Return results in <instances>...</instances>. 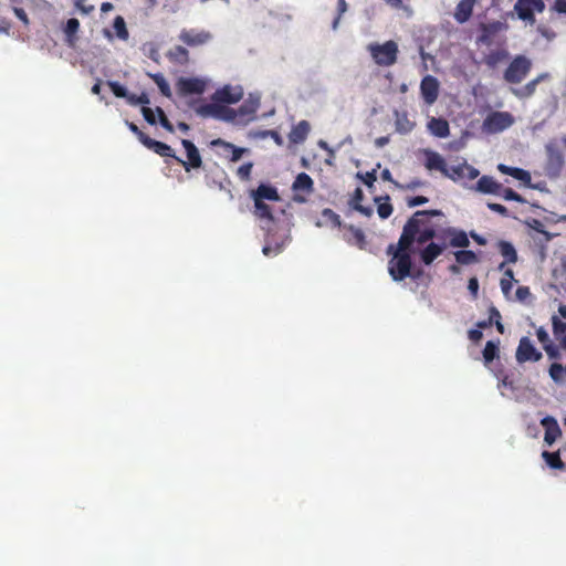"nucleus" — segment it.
<instances>
[{
	"instance_id": "nucleus-29",
	"label": "nucleus",
	"mask_w": 566,
	"mask_h": 566,
	"mask_svg": "<svg viewBox=\"0 0 566 566\" xmlns=\"http://www.w3.org/2000/svg\"><path fill=\"white\" fill-rule=\"evenodd\" d=\"M499 251L504 258V262L500 264V269L502 270L506 263H515L517 261V253L514 245L511 242L501 240L497 243Z\"/></svg>"
},
{
	"instance_id": "nucleus-28",
	"label": "nucleus",
	"mask_w": 566,
	"mask_h": 566,
	"mask_svg": "<svg viewBox=\"0 0 566 566\" xmlns=\"http://www.w3.org/2000/svg\"><path fill=\"white\" fill-rule=\"evenodd\" d=\"M310 130V123L307 120H301L295 126H293L291 133L289 134V138L294 144H301L306 139Z\"/></svg>"
},
{
	"instance_id": "nucleus-62",
	"label": "nucleus",
	"mask_w": 566,
	"mask_h": 566,
	"mask_svg": "<svg viewBox=\"0 0 566 566\" xmlns=\"http://www.w3.org/2000/svg\"><path fill=\"white\" fill-rule=\"evenodd\" d=\"M13 12L24 25L29 24V18L22 8L13 7Z\"/></svg>"
},
{
	"instance_id": "nucleus-55",
	"label": "nucleus",
	"mask_w": 566,
	"mask_h": 566,
	"mask_svg": "<svg viewBox=\"0 0 566 566\" xmlns=\"http://www.w3.org/2000/svg\"><path fill=\"white\" fill-rule=\"evenodd\" d=\"M536 336H537V339L542 343L543 347H545L549 343H553L549 339L548 333L545 331L544 327L537 328Z\"/></svg>"
},
{
	"instance_id": "nucleus-35",
	"label": "nucleus",
	"mask_w": 566,
	"mask_h": 566,
	"mask_svg": "<svg viewBox=\"0 0 566 566\" xmlns=\"http://www.w3.org/2000/svg\"><path fill=\"white\" fill-rule=\"evenodd\" d=\"M455 261L463 265H469L478 262L476 254L471 250H460L454 253Z\"/></svg>"
},
{
	"instance_id": "nucleus-11",
	"label": "nucleus",
	"mask_w": 566,
	"mask_h": 566,
	"mask_svg": "<svg viewBox=\"0 0 566 566\" xmlns=\"http://www.w3.org/2000/svg\"><path fill=\"white\" fill-rule=\"evenodd\" d=\"M207 83L199 77H180L177 81V91L181 96L200 95L206 91Z\"/></svg>"
},
{
	"instance_id": "nucleus-6",
	"label": "nucleus",
	"mask_w": 566,
	"mask_h": 566,
	"mask_svg": "<svg viewBox=\"0 0 566 566\" xmlns=\"http://www.w3.org/2000/svg\"><path fill=\"white\" fill-rule=\"evenodd\" d=\"M513 124V117L507 112H492L483 122V130L496 134L509 128Z\"/></svg>"
},
{
	"instance_id": "nucleus-46",
	"label": "nucleus",
	"mask_w": 566,
	"mask_h": 566,
	"mask_svg": "<svg viewBox=\"0 0 566 566\" xmlns=\"http://www.w3.org/2000/svg\"><path fill=\"white\" fill-rule=\"evenodd\" d=\"M502 197L505 199V200H511V201H516V202H524V198L517 193L516 191H514L513 189L511 188H505L501 190V193Z\"/></svg>"
},
{
	"instance_id": "nucleus-64",
	"label": "nucleus",
	"mask_w": 566,
	"mask_h": 566,
	"mask_svg": "<svg viewBox=\"0 0 566 566\" xmlns=\"http://www.w3.org/2000/svg\"><path fill=\"white\" fill-rule=\"evenodd\" d=\"M554 10L558 13H566V0H556L554 3Z\"/></svg>"
},
{
	"instance_id": "nucleus-8",
	"label": "nucleus",
	"mask_w": 566,
	"mask_h": 566,
	"mask_svg": "<svg viewBox=\"0 0 566 566\" xmlns=\"http://www.w3.org/2000/svg\"><path fill=\"white\" fill-rule=\"evenodd\" d=\"M212 34L207 30L182 29L178 39L190 48L201 46L212 40Z\"/></svg>"
},
{
	"instance_id": "nucleus-43",
	"label": "nucleus",
	"mask_w": 566,
	"mask_h": 566,
	"mask_svg": "<svg viewBox=\"0 0 566 566\" xmlns=\"http://www.w3.org/2000/svg\"><path fill=\"white\" fill-rule=\"evenodd\" d=\"M127 102L130 105H143L144 107L150 103V99L146 93H142L140 95L128 94Z\"/></svg>"
},
{
	"instance_id": "nucleus-25",
	"label": "nucleus",
	"mask_w": 566,
	"mask_h": 566,
	"mask_svg": "<svg viewBox=\"0 0 566 566\" xmlns=\"http://www.w3.org/2000/svg\"><path fill=\"white\" fill-rule=\"evenodd\" d=\"M475 189L482 193L500 195L502 190V185L490 176H482L478 180Z\"/></svg>"
},
{
	"instance_id": "nucleus-44",
	"label": "nucleus",
	"mask_w": 566,
	"mask_h": 566,
	"mask_svg": "<svg viewBox=\"0 0 566 566\" xmlns=\"http://www.w3.org/2000/svg\"><path fill=\"white\" fill-rule=\"evenodd\" d=\"M107 84H108L112 93L116 97H122V98L127 99L128 93H127V90L123 85H120L118 82H113V81H109Z\"/></svg>"
},
{
	"instance_id": "nucleus-45",
	"label": "nucleus",
	"mask_w": 566,
	"mask_h": 566,
	"mask_svg": "<svg viewBox=\"0 0 566 566\" xmlns=\"http://www.w3.org/2000/svg\"><path fill=\"white\" fill-rule=\"evenodd\" d=\"M357 178L361 179V181L368 187L373 188L375 181L377 180L376 170L367 171L365 174H357Z\"/></svg>"
},
{
	"instance_id": "nucleus-56",
	"label": "nucleus",
	"mask_w": 566,
	"mask_h": 566,
	"mask_svg": "<svg viewBox=\"0 0 566 566\" xmlns=\"http://www.w3.org/2000/svg\"><path fill=\"white\" fill-rule=\"evenodd\" d=\"M488 208L491 210V211H494V212H497L500 213L501 216L503 217H507L509 216V210L506 207H504L503 205H500V203H494V202H489L488 203Z\"/></svg>"
},
{
	"instance_id": "nucleus-58",
	"label": "nucleus",
	"mask_w": 566,
	"mask_h": 566,
	"mask_svg": "<svg viewBox=\"0 0 566 566\" xmlns=\"http://www.w3.org/2000/svg\"><path fill=\"white\" fill-rule=\"evenodd\" d=\"M363 199H364L363 190L360 188H356L353 193V197L350 199L352 207L355 208V206L361 205Z\"/></svg>"
},
{
	"instance_id": "nucleus-23",
	"label": "nucleus",
	"mask_w": 566,
	"mask_h": 566,
	"mask_svg": "<svg viewBox=\"0 0 566 566\" xmlns=\"http://www.w3.org/2000/svg\"><path fill=\"white\" fill-rule=\"evenodd\" d=\"M497 170L504 175H509V176L522 181L524 185L528 186L531 184L532 177L527 170H524L518 167H510L504 164H499Z\"/></svg>"
},
{
	"instance_id": "nucleus-10",
	"label": "nucleus",
	"mask_w": 566,
	"mask_h": 566,
	"mask_svg": "<svg viewBox=\"0 0 566 566\" xmlns=\"http://www.w3.org/2000/svg\"><path fill=\"white\" fill-rule=\"evenodd\" d=\"M515 356L520 364L526 361H538L542 359V353L534 347L531 339L526 336L520 339Z\"/></svg>"
},
{
	"instance_id": "nucleus-19",
	"label": "nucleus",
	"mask_w": 566,
	"mask_h": 566,
	"mask_svg": "<svg viewBox=\"0 0 566 566\" xmlns=\"http://www.w3.org/2000/svg\"><path fill=\"white\" fill-rule=\"evenodd\" d=\"M541 424L545 428L544 441L547 444H553L562 436V430L555 418L547 416L541 420Z\"/></svg>"
},
{
	"instance_id": "nucleus-36",
	"label": "nucleus",
	"mask_w": 566,
	"mask_h": 566,
	"mask_svg": "<svg viewBox=\"0 0 566 566\" xmlns=\"http://www.w3.org/2000/svg\"><path fill=\"white\" fill-rule=\"evenodd\" d=\"M114 30L118 39L126 41L129 36L128 30L126 28L125 20L122 15H117L114 19L113 23Z\"/></svg>"
},
{
	"instance_id": "nucleus-63",
	"label": "nucleus",
	"mask_w": 566,
	"mask_h": 566,
	"mask_svg": "<svg viewBox=\"0 0 566 566\" xmlns=\"http://www.w3.org/2000/svg\"><path fill=\"white\" fill-rule=\"evenodd\" d=\"M87 0H75V6L83 12V13H91L94 10V6H86Z\"/></svg>"
},
{
	"instance_id": "nucleus-39",
	"label": "nucleus",
	"mask_w": 566,
	"mask_h": 566,
	"mask_svg": "<svg viewBox=\"0 0 566 566\" xmlns=\"http://www.w3.org/2000/svg\"><path fill=\"white\" fill-rule=\"evenodd\" d=\"M553 334L557 340L566 336V322L560 321L556 315L552 317Z\"/></svg>"
},
{
	"instance_id": "nucleus-37",
	"label": "nucleus",
	"mask_w": 566,
	"mask_h": 566,
	"mask_svg": "<svg viewBox=\"0 0 566 566\" xmlns=\"http://www.w3.org/2000/svg\"><path fill=\"white\" fill-rule=\"evenodd\" d=\"M349 231L352 233V238L348 239V242L356 244L359 249H364L366 245V237L363 230L350 226Z\"/></svg>"
},
{
	"instance_id": "nucleus-1",
	"label": "nucleus",
	"mask_w": 566,
	"mask_h": 566,
	"mask_svg": "<svg viewBox=\"0 0 566 566\" xmlns=\"http://www.w3.org/2000/svg\"><path fill=\"white\" fill-rule=\"evenodd\" d=\"M441 210H418L405 223L397 244H389L387 254L391 255L388 261V272L396 282L403 281L410 276L411 255L409 250L417 242L424 244L436 237V228L430 223V217H442Z\"/></svg>"
},
{
	"instance_id": "nucleus-24",
	"label": "nucleus",
	"mask_w": 566,
	"mask_h": 566,
	"mask_svg": "<svg viewBox=\"0 0 566 566\" xmlns=\"http://www.w3.org/2000/svg\"><path fill=\"white\" fill-rule=\"evenodd\" d=\"M144 146L146 148L153 150L155 154L159 155L160 157H171L174 159L176 157L174 149L169 145H167L163 142L155 140V139L150 138L149 136L147 139L144 140Z\"/></svg>"
},
{
	"instance_id": "nucleus-5",
	"label": "nucleus",
	"mask_w": 566,
	"mask_h": 566,
	"mask_svg": "<svg viewBox=\"0 0 566 566\" xmlns=\"http://www.w3.org/2000/svg\"><path fill=\"white\" fill-rule=\"evenodd\" d=\"M514 10L521 20L533 24L535 22L534 12H543L545 2L543 0H517Z\"/></svg>"
},
{
	"instance_id": "nucleus-31",
	"label": "nucleus",
	"mask_w": 566,
	"mask_h": 566,
	"mask_svg": "<svg viewBox=\"0 0 566 566\" xmlns=\"http://www.w3.org/2000/svg\"><path fill=\"white\" fill-rule=\"evenodd\" d=\"M170 62L178 65H186L189 62V52L181 45H176L167 52Z\"/></svg>"
},
{
	"instance_id": "nucleus-47",
	"label": "nucleus",
	"mask_w": 566,
	"mask_h": 566,
	"mask_svg": "<svg viewBox=\"0 0 566 566\" xmlns=\"http://www.w3.org/2000/svg\"><path fill=\"white\" fill-rule=\"evenodd\" d=\"M78 29H80L78 20L75 18H71L66 22L64 32L67 38H72L73 35H75V33L78 31Z\"/></svg>"
},
{
	"instance_id": "nucleus-53",
	"label": "nucleus",
	"mask_w": 566,
	"mask_h": 566,
	"mask_svg": "<svg viewBox=\"0 0 566 566\" xmlns=\"http://www.w3.org/2000/svg\"><path fill=\"white\" fill-rule=\"evenodd\" d=\"M543 348L551 359H559L560 358L559 349L554 343H549Z\"/></svg>"
},
{
	"instance_id": "nucleus-21",
	"label": "nucleus",
	"mask_w": 566,
	"mask_h": 566,
	"mask_svg": "<svg viewBox=\"0 0 566 566\" xmlns=\"http://www.w3.org/2000/svg\"><path fill=\"white\" fill-rule=\"evenodd\" d=\"M251 198L253 200H270V201H279L280 196L275 187L270 185L261 184L256 189L251 191Z\"/></svg>"
},
{
	"instance_id": "nucleus-20",
	"label": "nucleus",
	"mask_w": 566,
	"mask_h": 566,
	"mask_svg": "<svg viewBox=\"0 0 566 566\" xmlns=\"http://www.w3.org/2000/svg\"><path fill=\"white\" fill-rule=\"evenodd\" d=\"M426 161H424V167L428 169V170H438L440 171L443 176H446V172L448 170V165H447V161L444 160V158L433 151V150H426Z\"/></svg>"
},
{
	"instance_id": "nucleus-9",
	"label": "nucleus",
	"mask_w": 566,
	"mask_h": 566,
	"mask_svg": "<svg viewBox=\"0 0 566 566\" xmlns=\"http://www.w3.org/2000/svg\"><path fill=\"white\" fill-rule=\"evenodd\" d=\"M181 145L187 153L188 160H184L178 156L175 157V160L180 164L186 171H190L192 168H200L202 165V159L196 145L189 139H182Z\"/></svg>"
},
{
	"instance_id": "nucleus-48",
	"label": "nucleus",
	"mask_w": 566,
	"mask_h": 566,
	"mask_svg": "<svg viewBox=\"0 0 566 566\" xmlns=\"http://www.w3.org/2000/svg\"><path fill=\"white\" fill-rule=\"evenodd\" d=\"M252 168H253L252 163H245L238 168L237 176L241 180H249L251 177Z\"/></svg>"
},
{
	"instance_id": "nucleus-60",
	"label": "nucleus",
	"mask_w": 566,
	"mask_h": 566,
	"mask_svg": "<svg viewBox=\"0 0 566 566\" xmlns=\"http://www.w3.org/2000/svg\"><path fill=\"white\" fill-rule=\"evenodd\" d=\"M468 337H469V339H470L471 342H473V343L478 344V343L482 339V337H483V333H482V331H481V329H479V328L476 327V328H474V329H470V331L468 332Z\"/></svg>"
},
{
	"instance_id": "nucleus-13",
	"label": "nucleus",
	"mask_w": 566,
	"mask_h": 566,
	"mask_svg": "<svg viewBox=\"0 0 566 566\" xmlns=\"http://www.w3.org/2000/svg\"><path fill=\"white\" fill-rule=\"evenodd\" d=\"M242 96L243 90L241 86L224 85L212 94L211 101L224 104H234L238 103Z\"/></svg>"
},
{
	"instance_id": "nucleus-16",
	"label": "nucleus",
	"mask_w": 566,
	"mask_h": 566,
	"mask_svg": "<svg viewBox=\"0 0 566 566\" xmlns=\"http://www.w3.org/2000/svg\"><path fill=\"white\" fill-rule=\"evenodd\" d=\"M420 92L423 101L431 105L433 104L439 95V82L432 75H426L420 83Z\"/></svg>"
},
{
	"instance_id": "nucleus-2",
	"label": "nucleus",
	"mask_w": 566,
	"mask_h": 566,
	"mask_svg": "<svg viewBox=\"0 0 566 566\" xmlns=\"http://www.w3.org/2000/svg\"><path fill=\"white\" fill-rule=\"evenodd\" d=\"M367 50L374 62L379 66H391L397 62L399 50L398 44L392 40L382 44L370 43Z\"/></svg>"
},
{
	"instance_id": "nucleus-27",
	"label": "nucleus",
	"mask_w": 566,
	"mask_h": 566,
	"mask_svg": "<svg viewBox=\"0 0 566 566\" xmlns=\"http://www.w3.org/2000/svg\"><path fill=\"white\" fill-rule=\"evenodd\" d=\"M476 1L478 0H461L455 8V20L460 23L468 21L472 15L473 7Z\"/></svg>"
},
{
	"instance_id": "nucleus-34",
	"label": "nucleus",
	"mask_w": 566,
	"mask_h": 566,
	"mask_svg": "<svg viewBox=\"0 0 566 566\" xmlns=\"http://www.w3.org/2000/svg\"><path fill=\"white\" fill-rule=\"evenodd\" d=\"M542 457L552 469H565V463L562 461L559 452L543 451Z\"/></svg>"
},
{
	"instance_id": "nucleus-14",
	"label": "nucleus",
	"mask_w": 566,
	"mask_h": 566,
	"mask_svg": "<svg viewBox=\"0 0 566 566\" xmlns=\"http://www.w3.org/2000/svg\"><path fill=\"white\" fill-rule=\"evenodd\" d=\"M434 238L443 241L450 238V245L454 248H467L470 244L467 232L452 227L443 229L439 234L436 232Z\"/></svg>"
},
{
	"instance_id": "nucleus-32",
	"label": "nucleus",
	"mask_w": 566,
	"mask_h": 566,
	"mask_svg": "<svg viewBox=\"0 0 566 566\" xmlns=\"http://www.w3.org/2000/svg\"><path fill=\"white\" fill-rule=\"evenodd\" d=\"M499 344L500 342H493V340H488L485 346H484V349L482 350V355H483V360H484V364L485 365H489L490 363H492L495 358L499 357Z\"/></svg>"
},
{
	"instance_id": "nucleus-54",
	"label": "nucleus",
	"mask_w": 566,
	"mask_h": 566,
	"mask_svg": "<svg viewBox=\"0 0 566 566\" xmlns=\"http://www.w3.org/2000/svg\"><path fill=\"white\" fill-rule=\"evenodd\" d=\"M142 113H143V116L145 118V120L150 124V125H155L156 124V117H155V112L147 107V106H144L142 107Z\"/></svg>"
},
{
	"instance_id": "nucleus-42",
	"label": "nucleus",
	"mask_w": 566,
	"mask_h": 566,
	"mask_svg": "<svg viewBox=\"0 0 566 566\" xmlns=\"http://www.w3.org/2000/svg\"><path fill=\"white\" fill-rule=\"evenodd\" d=\"M548 373H549L551 378L555 382H562L563 381V375H564L565 370H564V367H563L562 364L553 363L549 366Z\"/></svg>"
},
{
	"instance_id": "nucleus-59",
	"label": "nucleus",
	"mask_w": 566,
	"mask_h": 566,
	"mask_svg": "<svg viewBox=\"0 0 566 566\" xmlns=\"http://www.w3.org/2000/svg\"><path fill=\"white\" fill-rule=\"evenodd\" d=\"M537 31H538V33H539L543 38H545V39H547V40H549V41H551V40H553V39H555V36H556V33H555L552 29H549V28H547V27H544V25H539V27L537 28Z\"/></svg>"
},
{
	"instance_id": "nucleus-57",
	"label": "nucleus",
	"mask_w": 566,
	"mask_h": 566,
	"mask_svg": "<svg viewBox=\"0 0 566 566\" xmlns=\"http://www.w3.org/2000/svg\"><path fill=\"white\" fill-rule=\"evenodd\" d=\"M428 201H429V199L424 196H416V197L408 199L407 205H408V207L412 208V207L424 205Z\"/></svg>"
},
{
	"instance_id": "nucleus-40",
	"label": "nucleus",
	"mask_w": 566,
	"mask_h": 566,
	"mask_svg": "<svg viewBox=\"0 0 566 566\" xmlns=\"http://www.w3.org/2000/svg\"><path fill=\"white\" fill-rule=\"evenodd\" d=\"M259 107V103L255 101H249L244 102L242 105H240L239 109L237 111L238 116H250L253 115Z\"/></svg>"
},
{
	"instance_id": "nucleus-61",
	"label": "nucleus",
	"mask_w": 566,
	"mask_h": 566,
	"mask_svg": "<svg viewBox=\"0 0 566 566\" xmlns=\"http://www.w3.org/2000/svg\"><path fill=\"white\" fill-rule=\"evenodd\" d=\"M501 313L499 312V310L491 305L490 308H489V319L491 321L492 324L496 323V322H501Z\"/></svg>"
},
{
	"instance_id": "nucleus-51",
	"label": "nucleus",
	"mask_w": 566,
	"mask_h": 566,
	"mask_svg": "<svg viewBox=\"0 0 566 566\" xmlns=\"http://www.w3.org/2000/svg\"><path fill=\"white\" fill-rule=\"evenodd\" d=\"M126 124L129 130L134 133L137 136L138 140L144 145V140L148 138V135L140 130L136 124L132 122H126Z\"/></svg>"
},
{
	"instance_id": "nucleus-7",
	"label": "nucleus",
	"mask_w": 566,
	"mask_h": 566,
	"mask_svg": "<svg viewBox=\"0 0 566 566\" xmlns=\"http://www.w3.org/2000/svg\"><path fill=\"white\" fill-rule=\"evenodd\" d=\"M292 190L294 192L293 200L304 203L307 200V196L314 191V181L306 172H300L292 185Z\"/></svg>"
},
{
	"instance_id": "nucleus-22",
	"label": "nucleus",
	"mask_w": 566,
	"mask_h": 566,
	"mask_svg": "<svg viewBox=\"0 0 566 566\" xmlns=\"http://www.w3.org/2000/svg\"><path fill=\"white\" fill-rule=\"evenodd\" d=\"M429 132L439 138H447L450 135V126L447 119L432 117L428 122Z\"/></svg>"
},
{
	"instance_id": "nucleus-52",
	"label": "nucleus",
	"mask_w": 566,
	"mask_h": 566,
	"mask_svg": "<svg viewBox=\"0 0 566 566\" xmlns=\"http://www.w3.org/2000/svg\"><path fill=\"white\" fill-rule=\"evenodd\" d=\"M337 10L338 14L333 21V29L335 30L339 23L342 14H344L347 11V3L345 0H337Z\"/></svg>"
},
{
	"instance_id": "nucleus-18",
	"label": "nucleus",
	"mask_w": 566,
	"mask_h": 566,
	"mask_svg": "<svg viewBox=\"0 0 566 566\" xmlns=\"http://www.w3.org/2000/svg\"><path fill=\"white\" fill-rule=\"evenodd\" d=\"M503 29V23L494 21L490 23H482L480 25V35L478 36V43L491 45L494 36Z\"/></svg>"
},
{
	"instance_id": "nucleus-30",
	"label": "nucleus",
	"mask_w": 566,
	"mask_h": 566,
	"mask_svg": "<svg viewBox=\"0 0 566 566\" xmlns=\"http://www.w3.org/2000/svg\"><path fill=\"white\" fill-rule=\"evenodd\" d=\"M509 57V52L504 49L494 50L488 53L484 59L483 63L491 70H494L504 62Z\"/></svg>"
},
{
	"instance_id": "nucleus-26",
	"label": "nucleus",
	"mask_w": 566,
	"mask_h": 566,
	"mask_svg": "<svg viewBox=\"0 0 566 566\" xmlns=\"http://www.w3.org/2000/svg\"><path fill=\"white\" fill-rule=\"evenodd\" d=\"M317 227H331V228H340L342 220L340 216L336 213L334 210L329 208L323 209L321 213V219L316 222Z\"/></svg>"
},
{
	"instance_id": "nucleus-50",
	"label": "nucleus",
	"mask_w": 566,
	"mask_h": 566,
	"mask_svg": "<svg viewBox=\"0 0 566 566\" xmlns=\"http://www.w3.org/2000/svg\"><path fill=\"white\" fill-rule=\"evenodd\" d=\"M549 163L560 170L564 165V158L560 151H551Z\"/></svg>"
},
{
	"instance_id": "nucleus-49",
	"label": "nucleus",
	"mask_w": 566,
	"mask_h": 566,
	"mask_svg": "<svg viewBox=\"0 0 566 566\" xmlns=\"http://www.w3.org/2000/svg\"><path fill=\"white\" fill-rule=\"evenodd\" d=\"M424 185H426V182L420 180V179H412L407 185H401L399 182H395V187H397L399 189H405V190H415V189H417L419 187H422Z\"/></svg>"
},
{
	"instance_id": "nucleus-33",
	"label": "nucleus",
	"mask_w": 566,
	"mask_h": 566,
	"mask_svg": "<svg viewBox=\"0 0 566 566\" xmlns=\"http://www.w3.org/2000/svg\"><path fill=\"white\" fill-rule=\"evenodd\" d=\"M254 201V214L259 219H265L269 221H273V212L269 205H266L264 201L261 200H253Z\"/></svg>"
},
{
	"instance_id": "nucleus-15",
	"label": "nucleus",
	"mask_w": 566,
	"mask_h": 566,
	"mask_svg": "<svg viewBox=\"0 0 566 566\" xmlns=\"http://www.w3.org/2000/svg\"><path fill=\"white\" fill-rule=\"evenodd\" d=\"M210 144L212 147H220L222 151L219 155L233 163L238 161L243 154L249 151L247 148L238 147L221 138L213 139Z\"/></svg>"
},
{
	"instance_id": "nucleus-4",
	"label": "nucleus",
	"mask_w": 566,
	"mask_h": 566,
	"mask_svg": "<svg viewBox=\"0 0 566 566\" xmlns=\"http://www.w3.org/2000/svg\"><path fill=\"white\" fill-rule=\"evenodd\" d=\"M532 62L525 55H516L504 72V80L511 84L521 83L530 73Z\"/></svg>"
},
{
	"instance_id": "nucleus-17",
	"label": "nucleus",
	"mask_w": 566,
	"mask_h": 566,
	"mask_svg": "<svg viewBox=\"0 0 566 566\" xmlns=\"http://www.w3.org/2000/svg\"><path fill=\"white\" fill-rule=\"evenodd\" d=\"M439 241H431L420 251V259L426 265H430L447 249V243L443 240Z\"/></svg>"
},
{
	"instance_id": "nucleus-38",
	"label": "nucleus",
	"mask_w": 566,
	"mask_h": 566,
	"mask_svg": "<svg viewBox=\"0 0 566 566\" xmlns=\"http://www.w3.org/2000/svg\"><path fill=\"white\" fill-rule=\"evenodd\" d=\"M150 76L158 86L160 93L166 97H171V90L166 78L160 73L153 74Z\"/></svg>"
},
{
	"instance_id": "nucleus-12",
	"label": "nucleus",
	"mask_w": 566,
	"mask_h": 566,
	"mask_svg": "<svg viewBox=\"0 0 566 566\" xmlns=\"http://www.w3.org/2000/svg\"><path fill=\"white\" fill-rule=\"evenodd\" d=\"M479 175H480V171L476 168L469 165L467 161H463L462 164H459L457 166L448 167V170H447L444 177H447L453 181H461L464 179L473 180Z\"/></svg>"
},
{
	"instance_id": "nucleus-41",
	"label": "nucleus",
	"mask_w": 566,
	"mask_h": 566,
	"mask_svg": "<svg viewBox=\"0 0 566 566\" xmlns=\"http://www.w3.org/2000/svg\"><path fill=\"white\" fill-rule=\"evenodd\" d=\"M384 199H385V202L378 203L377 212L381 219H387L391 216L394 208H392L391 203L389 202V200H390L389 196H386Z\"/></svg>"
},
{
	"instance_id": "nucleus-3",
	"label": "nucleus",
	"mask_w": 566,
	"mask_h": 566,
	"mask_svg": "<svg viewBox=\"0 0 566 566\" xmlns=\"http://www.w3.org/2000/svg\"><path fill=\"white\" fill-rule=\"evenodd\" d=\"M224 103L213 102L195 106V112L201 117H213L226 122H233L238 117L237 111L224 106Z\"/></svg>"
}]
</instances>
